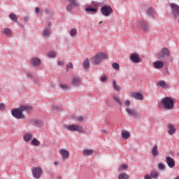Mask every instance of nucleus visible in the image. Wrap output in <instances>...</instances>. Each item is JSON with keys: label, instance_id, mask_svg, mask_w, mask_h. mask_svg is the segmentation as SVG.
<instances>
[{"label": "nucleus", "instance_id": "1", "mask_svg": "<svg viewBox=\"0 0 179 179\" xmlns=\"http://www.w3.org/2000/svg\"><path fill=\"white\" fill-rule=\"evenodd\" d=\"M161 103L164 110H173L174 108V100L169 96L163 98Z\"/></svg>", "mask_w": 179, "mask_h": 179}, {"label": "nucleus", "instance_id": "2", "mask_svg": "<svg viewBox=\"0 0 179 179\" xmlns=\"http://www.w3.org/2000/svg\"><path fill=\"white\" fill-rule=\"evenodd\" d=\"M108 58V55L104 52H99L96 56L92 57L91 62L93 65H99L103 59H107Z\"/></svg>", "mask_w": 179, "mask_h": 179}, {"label": "nucleus", "instance_id": "3", "mask_svg": "<svg viewBox=\"0 0 179 179\" xmlns=\"http://www.w3.org/2000/svg\"><path fill=\"white\" fill-rule=\"evenodd\" d=\"M64 129L70 131L71 132H78L80 134H84L85 130L83 127L79 126L78 124H71V125H64Z\"/></svg>", "mask_w": 179, "mask_h": 179}, {"label": "nucleus", "instance_id": "4", "mask_svg": "<svg viewBox=\"0 0 179 179\" xmlns=\"http://www.w3.org/2000/svg\"><path fill=\"white\" fill-rule=\"evenodd\" d=\"M34 108V107L31 105H20L17 108H13L11 113H23V111H26V113H31Z\"/></svg>", "mask_w": 179, "mask_h": 179}, {"label": "nucleus", "instance_id": "5", "mask_svg": "<svg viewBox=\"0 0 179 179\" xmlns=\"http://www.w3.org/2000/svg\"><path fill=\"white\" fill-rule=\"evenodd\" d=\"M101 13L103 16H110V13H113V8L110 6H103L101 8Z\"/></svg>", "mask_w": 179, "mask_h": 179}, {"label": "nucleus", "instance_id": "6", "mask_svg": "<svg viewBox=\"0 0 179 179\" xmlns=\"http://www.w3.org/2000/svg\"><path fill=\"white\" fill-rule=\"evenodd\" d=\"M32 176L35 179H40L43 174V169L41 167H34L31 169Z\"/></svg>", "mask_w": 179, "mask_h": 179}, {"label": "nucleus", "instance_id": "7", "mask_svg": "<svg viewBox=\"0 0 179 179\" xmlns=\"http://www.w3.org/2000/svg\"><path fill=\"white\" fill-rule=\"evenodd\" d=\"M170 6L172 9V15L173 17L175 19L179 17V6L176 3H171Z\"/></svg>", "mask_w": 179, "mask_h": 179}, {"label": "nucleus", "instance_id": "8", "mask_svg": "<svg viewBox=\"0 0 179 179\" xmlns=\"http://www.w3.org/2000/svg\"><path fill=\"white\" fill-rule=\"evenodd\" d=\"M71 83L73 86H75V87H78L80 86V84L82 83V80H80V78L79 76L75 75L72 78Z\"/></svg>", "mask_w": 179, "mask_h": 179}, {"label": "nucleus", "instance_id": "9", "mask_svg": "<svg viewBox=\"0 0 179 179\" xmlns=\"http://www.w3.org/2000/svg\"><path fill=\"white\" fill-rule=\"evenodd\" d=\"M138 24L141 26L143 31H149V29H150V27H149V23L146 21L141 20L138 22Z\"/></svg>", "mask_w": 179, "mask_h": 179}, {"label": "nucleus", "instance_id": "10", "mask_svg": "<svg viewBox=\"0 0 179 179\" xmlns=\"http://www.w3.org/2000/svg\"><path fill=\"white\" fill-rule=\"evenodd\" d=\"M130 59L134 64H139V62H141V61H142V59H141V57H139V55H138L136 53H132L130 55Z\"/></svg>", "mask_w": 179, "mask_h": 179}, {"label": "nucleus", "instance_id": "11", "mask_svg": "<svg viewBox=\"0 0 179 179\" xmlns=\"http://www.w3.org/2000/svg\"><path fill=\"white\" fill-rule=\"evenodd\" d=\"M30 64L32 66H40L41 65V60L38 57H33L30 60Z\"/></svg>", "mask_w": 179, "mask_h": 179}, {"label": "nucleus", "instance_id": "12", "mask_svg": "<svg viewBox=\"0 0 179 179\" xmlns=\"http://www.w3.org/2000/svg\"><path fill=\"white\" fill-rule=\"evenodd\" d=\"M166 164H168V166L170 169H173V168L175 167V165H176L175 161H174V159H173L172 157H166Z\"/></svg>", "mask_w": 179, "mask_h": 179}, {"label": "nucleus", "instance_id": "13", "mask_svg": "<svg viewBox=\"0 0 179 179\" xmlns=\"http://www.w3.org/2000/svg\"><path fill=\"white\" fill-rule=\"evenodd\" d=\"M59 155L62 157V160H66L69 158L70 152L64 149H62L59 150Z\"/></svg>", "mask_w": 179, "mask_h": 179}, {"label": "nucleus", "instance_id": "14", "mask_svg": "<svg viewBox=\"0 0 179 179\" xmlns=\"http://www.w3.org/2000/svg\"><path fill=\"white\" fill-rule=\"evenodd\" d=\"M152 65L155 69H160L164 66V63L162 61H155L152 63Z\"/></svg>", "mask_w": 179, "mask_h": 179}, {"label": "nucleus", "instance_id": "15", "mask_svg": "<svg viewBox=\"0 0 179 179\" xmlns=\"http://www.w3.org/2000/svg\"><path fill=\"white\" fill-rule=\"evenodd\" d=\"M166 127H168L169 135L172 136L174 135V134H176V130L174 125L169 124Z\"/></svg>", "mask_w": 179, "mask_h": 179}, {"label": "nucleus", "instance_id": "16", "mask_svg": "<svg viewBox=\"0 0 179 179\" xmlns=\"http://www.w3.org/2000/svg\"><path fill=\"white\" fill-rule=\"evenodd\" d=\"M131 96L134 97L136 100H142L143 99V94L141 92L131 93Z\"/></svg>", "mask_w": 179, "mask_h": 179}, {"label": "nucleus", "instance_id": "17", "mask_svg": "<svg viewBox=\"0 0 179 179\" xmlns=\"http://www.w3.org/2000/svg\"><path fill=\"white\" fill-rule=\"evenodd\" d=\"M12 116L15 117L17 120H24L25 118L24 115L22 113H12Z\"/></svg>", "mask_w": 179, "mask_h": 179}, {"label": "nucleus", "instance_id": "18", "mask_svg": "<svg viewBox=\"0 0 179 179\" xmlns=\"http://www.w3.org/2000/svg\"><path fill=\"white\" fill-rule=\"evenodd\" d=\"M1 33L7 36V37H10L12 36V31L9 28H3L1 29Z\"/></svg>", "mask_w": 179, "mask_h": 179}, {"label": "nucleus", "instance_id": "19", "mask_svg": "<svg viewBox=\"0 0 179 179\" xmlns=\"http://www.w3.org/2000/svg\"><path fill=\"white\" fill-rule=\"evenodd\" d=\"M157 86H160L162 89H169V84L166 83L164 80H160L157 84Z\"/></svg>", "mask_w": 179, "mask_h": 179}, {"label": "nucleus", "instance_id": "20", "mask_svg": "<svg viewBox=\"0 0 179 179\" xmlns=\"http://www.w3.org/2000/svg\"><path fill=\"white\" fill-rule=\"evenodd\" d=\"M97 8L91 6L85 8V12H87L88 13H97Z\"/></svg>", "mask_w": 179, "mask_h": 179}, {"label": "nucleus", "instance_id": "21", "mask_svg": "<svg viewBox=\"0 0 179 179\" xmlns=\"http://www.w3.org/2000/svg\"><path fill=\"white\" fill-rule=\"evenodd\" d=\"M32 137H33V136H32L31 134H30V133H26V134H24V136H23V140H24V141H25L26 143H28V142L30 141V140L32 139Z\"/></svg>", "mask_w": 179, "mask_h": 179}, {"label": "nucleus", "instance_id": "22", "mask_svg": "<svg viewBox=\"0 0 179 179\" xmlns=\"http://www.w3.org/2000/svg\"><path fill=\"white\" fill-rule=\"evenodd\" d=\"M151 153L153 157H157L159 155V152L157 151V145H155L151 150Z\"/></svg>", "mask_w": 179, "mask_h": 179}, {"label": "nucleus", "instance_id": "23", "mask_svg": "<svg viewBox=\"0 0 179 179\" xmlns=\"http://www.w3.org/2000/svg\"><path fill=\"white\" fill-rule=\"evenodd\" d=\"M146 13L148 16H150V17H155V11L153 10V8H152V7H149L147 9Z\"/></svg>", "mask_w": 179, "mask_h": 179}, {"label": "nucleus", "instance_id": "24", "mask_svg": "<svg viewBox=\"0 0 179 179\" xmlns=\"http://www.w3.org/2000/svg\"><path fill=\"white\" fill-rule=\"evenodd\" d=\"M83 68L85 69V71H87L89 68H90V62H89V59H85L83 62Z\"/></svg>", "mask_w": 179, "mask_h": 179}, {"label": "nucleus", "instance_id": "25", "mask_svg": "<svg viewBox=\"0 0 179 179\" xmlns=\"http://www.w3.org/2000/svg\"><path fill=\"white\" fill-rule=\"evenodd\" d=\"M51 33V31L48 29H45L43 30V36L45 38H48L50 37V34Z\"/></svg>", "mask_w": 179, "mask_h": 179}, {"label": "nucleus", "instance_id": "26", "mask_svg": "<svg viewBox=\"0 0 179 179\" xmlns=\"http://www.w3.org/2000/svg\"><path fill=\"white\" fill-rule=\"evenodd\" d=\"M129 169V166L127 164L119 165L118 171H124Z\"/></svg>", "mask_w": 179, "mask_h": 179}, {"label": "nucleus", "instance_id": "27", "mask_svg": "<svg viewBox=\"0 0 179 179\" xmlns=\"http://www.w3.org/2000/svg\"><path fill=\"white\" fill-rule=\"evenodd\" d=\"M8 17L10 19V20H13V22L17 23V16L15 13L10 14Z\"/></svg>", "mask_w": 179, "mask_h": 179}, {"label": "nucleus", "instance_id": "28", "mask_svg": "<svg viewBox=\"0 0 179 179\" xmlns=\"http://www.w3.org/2000/svg\"><path fill=\"white\" fill-rule=\"evenodd\" d=\"M161 51L164 53V55H166V57H170V50H169V48H163Z\"/></svg>", "mask_w": 179, "mask_h": 179}, {"label": "nucleus", "instance_id": "29", "mask_svg": "<svg viewBox=\"0 0 179 179\" xmlns=\"http://www.w3.org/2000/svg\"><path fill=\"white\" fill-rule=\"evenodd\" d=\"M113 87L114 90H115L116 92H120V90H121V87L117 85V82H115V80L113 81Z\"/></svg>", "mask_w": 179, "mask_h": 179}, {"label": "nucleus", "instance_id": "30", "mask_svg": "<svg viewBox=\"0 0 179 179\" xmlns=\"http://www.w3.org/2000/svg\"><path fill=\"white\" fill-rule=\"evenodd\" d=\"M122 138H124L125 140H127V138H129V136H131V134H129V131H122Z\"/></svg>", "mask_w": 179, "mask_h": 179}, {"label": "nucleus", "instance_id": "31", "mask_svg": "<svg viewBox=\"0 0 179 179\" xmlns=\"http://www.w3.org/2000/svg\"><path fill=\"white\" fill-rule=\"evenodd\" d=\"M41 142L36 138H32L31 140V145L34 146H39Z\"/></svg>", "mask_w": 179, "mask_h": 179}, {"label": "nucleus", "instance_id": "32", "mask_svg": "<svg viewBox=\"0 0 179 179\" xmlns=\"http://www.w3.org/2000/svg\"><path fill=\"white\" fill-rule=\"evenodd\" d=\"M52 111H57V113H59V111H62V108L53 105L51 108Z\"/></svg>", "mask_w": 179, "mask_h": 179}, {"label": "nucleus", "instance_id": "33", "mask_svg": "<svg viewBox=\"0 0 179 179\" xmlns=\"http://www.w3.org/2000/svg\"><path fill=\"white\" fill-rule=\"evenodd\" d=\"M129 176L126 173H122L119 174L118 179H129Z\"/></svg>", "mask_w": 179, "mask_h": 179}, {"label": "nucleus", "instance_id": "34", "mask_svg": "<svg viewBox=\"0 0 179 179\" xmlns=\"http://www.w3.org/2000/svg\"><path fill=\"white\" fill-rule=\"evenodd\" d=\"M113 99L119 106H122V101H121V99H120V96H113Z\"/></svg>", "mask_w": 179, "mask_h": 179}, {"label": "nucleus", "instance_id": "35", "mask_svg": "<svg viewBox=\"0 0 179 179\" xmlns=\"http://www.w3.org/2000/svg\"><path fill=\"white\" fill-rule=\"evenodd\" d=\"M76 6H75L74 3H70L67 6L66 9H67V10H69V12H71V10H72V9H73V8H76Z\"/></svg>", "mask_w": 179, "mask_h": 179}, {"label": "nucleus", "instance_id": "36", "mask_svg": "<svg viewBox=\"0 0 179 179\" xmlns=\"http://www.w3.org/2000/svg\"><path fill=\"white\" fill-rule=\"evenodd\" d=\"M69 33H70V36L71 37H75L78 34V30H76V29L73 28V29H71Z\"/></svg>", "mask_w": 179, "mask_h": 179}, {"label": "nucleus", "instance_id": "37", "mask_svg": "<svg viewBox=\"0 0 179 179\" xmlns=\"http://www.w3.org/2000/svg\"><path fill=\"white\" fill-rule=\"evenodd\" d=\"M47 56L48 58H55V57H57V53L54 51H50L48 53Z\"/></svg>", "mask_w": 179, "mask_h": 179}, {"label": "nucleus", "instance_id": "38", "mask_svg": "<svg viewBox=\"0 0 179 179\" xmlns=\"http://www.w3.org/2000/svg\"><path fill=\"white\" fill-rule=\"evenodd\" d=\"M150 177L154 179H156L157 177H159V173L157 171H153L150 173Z\"/></svg>", "mask_w": 179, "mask_h": 179}, {"label": "nucleus", "instance_id": "39", "mask_svg": "<svg viewBox=\"0 0 179 179\" xmlns=\"http://www.w3.org/2000/svg\"><path fill=\"white\" fill-rule=\"evenodd\" d=\"M131 118L134 119H138L139 118V114L136 113H128Z\"/></svg>", "mask_w": 179, "mask_h": 179}, {"label": "nucleus", "instance_id": "40", "mask_svg": "<svg viewBox=\"0 0 179 179\" xmlns=\"http://www.w3.org/2000/svg\"><path fill=\"white\" fill-rule=\"evenodd\" d=\"M83 153L84 155L90 156L93 154V150H85L83 152Z\"/></svg>", "mask_w": 179, "mask_h": 179}, {"label": "nucleus", "instance_id": "41", "mask_svg": "<svg viewBox=\"0 0 179 179\" xmlns=\"http://www.w3.org/2000/svg\"><path fill=\"white\" fill-rule=\"evenodd\" d=\"M157 57L159 59H166V56H164V53L162 52V50L161 52L157 53Z\"/></svg>", "mask_w": 179, "mask_h": 179}, {"label": "nucleus", "instance_id": "42", "mask_svg": "<svg viewBox=\"0 0 179 179\" xmlns=\"http://www.w3.org/2000/svg\"><path fill=\"white\" fill-rule=\"evenodd\" d=\"M70 3H73L75 6H79V2L78 0H67Z\"/></svg>", "mask_w": 179, "mask_h": 179}, {"label": "nucleus", "instance_id": "43", "mask_svg": "<svg viewBox=\"0 0 179 179\" xmlns=\"http://www.w3.org/2000/svg\"><path fill=\"white\" fill-rule=\"evenodd\" d=\"M112 68L116 71H118V69H120V64L118 63H113Z\"/></svg>", "mask_w": 179, "mask_h": 179}, {"label": "nucleus", "instance_id": "44", "mask_svg": "<svg viewBox=\"0 0 179 179\" xmlns=\"http://www.w3.org/2000/svg\"><path fill=\"white\" fill-rule=\"evenodd\" d=\"M127 113H138V111H143V110H138L136 109H129V108H126Z\"/></svg>", "mask_w": 179, "mask_h": 179}, {"label": "nucleus", "instance_id": "45", "mask_svg": "<svg viewBox=\"0 0 179 179\" xmlns=\"http://www.w3.org/2000/svg\"><path fill=\"white\" fill-rule=\"evenodd\" d=\"M66 69H73V64L72 62H69L66 65Z\"/></svg>", "mask_w": 179, "mask_h": 179}, {"label": "nucleus", "instance_id": "46", "mask_svg": "<svg viewBox=\"0 0 179 179\" xmlns=\"http://www.w3.org/2000/svg\"><path fill=\"white\" fill-rule=\"evenodd\" d=\"M5 103H0V111H4L5 110Z\"/></svg>", "mask_w": 179, "mask_h": 179}, {"label": "nucleus", "instance_id": "47", "mask_svg": "<svg viewBox=\"0 0 179 179\" xmlns=\"http://www.w3.org/2000/svg\"><path fill=\"white\" fill-rule=\"evenodd\" d=\"M158 167L159 170H165V165L164 164L159 163Z\"/></svg>", "mask_w": 179, "mask_h": 179}, {"label": "nucleus", "instance_id": "48", "mask_svg": "<svg viewBox=\"0 0 179 179\" xmlns=\"http://www.w3.org/2000/svg\"><path fill=\"white\" fill-rule=\"evenodd\" d=\"M60 87H61V89H62L63 90H66V89H68V85H64V84H61V85H60Z\"/></svg>", "mask_w": 179, "mask_h": 179}, {"label": "nucleus", "instance_id": "49", "mask_svg": "<svg viewBox=\"0 0 179 179\" xmlns=\"http://www.w3.org/2000/svg\"><path fill=\"white\" fill-rule=\"evenodd\" d=\"M124 106L126 107H129V106H131V101L129 100H126L124 101Z\"/></svg>", "mask_w": 179, "mask_h": 179}, {"label": "nucleus", "instance_id": "50", "mask_svg": "<svg viewBox=\"0 0 179 179\" xmlns=\"http://www.w3.org/2000/svg\"><path fill=\"white\" fill-rule=\"evenodd\" d=\"M77 121L78 122H82L84 121V117L83 116H80L78 117H77Z\"/></svg>", "mask_w": 179, "mask_h": 179}, {"label": "nucleus", "instance_id": "51", "mask_svg": "<svg viewBox=\"0 0 179 179\" xmlns=\"http://www.w3.org/2000/svg\"><path fill=\"white\" fill-rule=\"evenodd\" d=\"M35 12H36V13H43V10H40V8H38V7H36L35 8Z\"/></svg>", "mask_w": 179, "mask_h": 179}, {"label": "nucleus", "instance_id": "52", "mask_svg": "<svg viewBox=\"0 0 179 179\" xmlns=\"http://www.w3.org/2000/svg\"><path fill=\"white\" fill-rule=\"evenodd\" d=\"M45 12L47 13V15H52V12H51V10H50L48 8H45Z\"/></svg>", "mask_w": 179, "mask_h": 179}, {"label": "nucleus", "instance_id": "53", "mask_svg": "<svg viewBox=\"0 0 179 179\" xmlns=\"http://www.w3.org/2000/svg\"><path fill=\"white\" fill-rule=\"evenodd\" d=\"M101 82H106L107 81V77L106 76L101 78Z\"/></svg>", "mask_w": 179, "mask_h": 179}, {"label": "nucleus", "instance_id": "54", "mask_svg": "<svg viewBox=\"0 0 179 179\" xmlns=\"http://www.w3.org/2000/svg\"><path fill=\"white\" fill-rule=\"evenodd\" d=\"M27 76L31 79V78H33V73L28 72V73H27Z\"/></svg>", "mask_w": 179, "mask_h": 179}, {"label": "nucleus", "instance_id": "55", "mask_svg": "<svg viewBox=\"0 0 179 179\" xmlns=\"http://www.w3.org/2000/svg\"><path fill=\"white\" fill-rule=\"evenodd\" d=\"M24 22H29V17L28 16L24 17Z\"/></svg>", "mask_w": 179, "mask_h": 179}, {"label": "nucleus", "instance_id": "56", "mask_svg": "<svg viewBox=\"0 0 179 179\" xmlns=\"http://www.w3.org/2000/svg\"><path fill=\"white\" fill-rule=\"evenodd\" d=\"M57 64L59 66H62V65H64V62L59 61Z\"/></svg>", "mask_w": 179, "mask_h": 179}, {"label": "nucleus", "instance_id": "57", "mask_svg": "<svg viewBox=\"0 0 179 179\" xmlns=\"http://www.w3.org/2000/svg\"><path fill=\"white\" fill-rule=\"evenodd\" d=\"M144 179H152V177L150 176L149 175H146V176L144 177Z\"/></svg>", "mask_w": 179, "mask_h": 179}, {"label": "nucleus", "instance_id": "58", "mask_svg": "<svg viewBox=\"0 0 179 179\" xmlns=\"http://www.w3.org/2000/svg\"><path fill=\"white\" fill-rule=\"evenodd\" d=\"M54 164H55V166H57V165H59V162H55V163H54Z\"/></svg>", "mask_w": 179, "mask_h": 179}, {"label": "nucleus", "instance_id": "59", "mask_svg": "<svg viewBox=\"0 0 179 179\" xmlns=\"http://www.w3.org/2000/svg\"><path fill=\"white\" fill-rule=\"evenodd\" d=\"M48 27H51V23H49V24H48Z\"/></svg>", "mask_w": 179, "mask_h": 179}, {"label": "nucleus", "instance_id": "60", "mask_svg": "<svg viewBox=\"0 0 179 179\" xmlns=\"http://www.w3.org/2000/svg\"><path fill=\"white\" fill-rule=\"evenodd\" d=\"M175 179H179V176H176V177L175 178Z\"/></svg>", "mask_w": 179, "mask_h": 179}, {"label": "nucleus", "instance_id": "61", "mask_svg": "<svg viewBox=\"0 0 179 179\" xmlns=\"http://www.w3.org/2000/svg\"><path fill=\"white\" fill-rule=\"evenodd\" d=\"M101 23H103V21L99 22V24H101Z\"/></svg>", "mask_w": 179, "mask_h": 179}, {"label": "nucleus", "instance_id": "62", "mask_svg": "<svg viewBox=\"0 0 179 179\" xmlns=\"http://www.w3.org/2000/svg\"><path fill=\"white\" fill-rule=\"evenodd\" d=\"M123 1H125V0H123Z\"/></svg>", "mask_w": 179, "mask_h": 179}]
</instances>
